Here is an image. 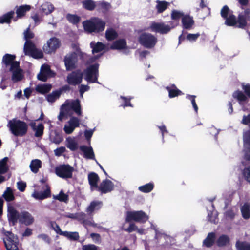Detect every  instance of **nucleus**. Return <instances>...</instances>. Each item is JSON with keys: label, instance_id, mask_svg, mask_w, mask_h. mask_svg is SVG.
Instances as JSON below:
<instances>
[{"label": "nucleus", "instance_id": "53", "mask_svg": "<svg viewBox=\"0 0 250 250\" xmlns=\"http://www.w3.org/2000/svg\"><path fill=\"white\" fill-rule=\"evenodd\" d=\"M184 13L180 11L173 10L171 12V18L174 20H178L180 18L184 16Z\"/></svg>", "mask_w": 250, "mask_h": 250}, {"label": "nucleus", "instance_id": "45", "mask_svg": "<svg viewBox=\"0 0 250 250\" xmlns=\"http://www.w3.org/2000/svg\"><path fill=\"white\" fill-rule=\"evenodd\" d=\"M154 188L153 183H150L145 184L143 186H140L138 188L139 190L144 193H148L152 190Z\"/></svg>", "mask_w": 250, "mask_h": 250}, {"label": "nucleus", "instance_id": "1", "mask_svg": "<svg viewBox=\"0 0 250 250\" xmlns=\"http://www.w3.org/2000/svg\"><path fill=\"white\" fill-rule=\"evenodd\" d=\"M73 112L78 116L82 115L80 101L78 99L66 100L60 107L58 118L59 121H62L69 117H71L63 128L64 132L67 134L72 133L75 128L79 127L80 125V120L77 117L72 116Z\"/></svg>", "mask_w": 250, "mask_h": 250}, {"label": "nucleus", "instance_id": "23", "mask_svg": "<svg viewBox=\"0 0 250 250\" xmlns=\"http://www.w3.org/2000/svg\"><path fill=\"white\" fill-rule=\"evenodd\" d=\"M30 125L32 129L35 132V135L36 137H40L42 136L43 132L44 126L41 123L37 124V121H33Z\"/></svg>", "mask_w": 250, "mask_h": 250}, {"label": "nucleus", "instance_id": "48", "mask_svg": "<svg viewBox=\"0 0 250 250\" xmlns=\"http://www.w3.org/2000/svg\"><path fill=\"white\" fill-rule=\"evenodd\" d=\"M53 198L61 202L67 203L68 201V195L65 194L62 191H61L59 194L53 196Z\"/></svg>", "mask_w": 250, "mask_h": 250}, {"label": "nucleus", "instance_id": "36", "mask_svg": "<svg viewBox=\"0 0 250 250\" xmlns=\"http://www.w3.org/2000/svg\"><path fill=\"white\" fill-rule=\"evenodd\" d=\"M61 92V90L53 91L51 93L47 95L46 100L49 103H53L60 97Z\"/></svg>", "mask_w": 250, "mask_h": 250}, {"label": "nucleus", "instance_id": "51", "mask_svg": "<svg viewBox=\"0 0 250 250\" xmlns=\"http://www.w3.org/2000/svg\"><path fill=\"white\" fill-rule=\"evenodd\" d=\"M83 6L86 9L92 10L95 7V2L91 0H86L83 1Z\"/></svg>", "mask_w": 250, "mask_h": 250}, {"label": "nucleus", "instance_id": "49", "mask_svg": "<svg viewBox=\"0 0 250 250\" xmlns=\"http://www.w3.org/2000/svg\"><path fill=\"white\" fill-rule=\"evenodd\" d=\"M168 5V3L166 2L157 0L156 7L158 12L161 13L163 12L167 8Z\"/></svg>", "mask_w": 250, "mask_h": 250}, {"label": "nucleus", "instance_id": "17", "mask_svg": "<svg viewBox=\"0 0 250 250\" xmlns=\"http://www.w3.org/2000/svg\"><path fill=\"white\" fill-rule=\"evenodd\" d=\"M244 157L245 159L250 161V130L244 134Z\"/></svg>", "mask_w": 250, "mask_h": 250}, {"label": "nucleus", "instance_id": "21", "mask_svg": "<svg viewBox=\"0 0 250 250\" xmlns=\"http://www.w3.org/2000/svg\"><path fill=\"white\" fill-rule=\"evenodd\" d=\"M80 149L83 152L85 158L95 160V154L91 146L83 145L80 147Z\"/></svg>", "mask_w": 250, "mask_h": 250}, {"label": "nucleus", "instance_id": "46", "mask_svg": "<svg viewBox=\"0 0 250 250\" xmlns=\"http://www.w3.org/2000/svg\"><path fill=\"white\" fill-rule=\"evenodd\" d=\"M229 242V237L225 235H222L217 240V244L218 246L227 245Z\"/></svg>", "mask_w": 250, "mask_h": 250}, {"label": "nucleus", "instance_id": "60", "mask_svg": "<svg viewBox=\"0 0 250 250\" xmlns=\"http://www.w3.org/2000/svg\"><path fill=\"white\" fill-rule=\"evenodd\" d=\"M66 150V148L64 146H61L57 148L54 150V154L56 156H61Z\"/></svg>", "mask_w": 250, "mask_h": 250}, {"label": "nucleus", "instance_id": "64", "mask_svg": "<svg viewBox=\"0 0 250 250\" xmlns=\"http://www.w3.org/2000/svg\"><path fill=\"white\" fill-rule=\"evenodd\" d=\"M83 250H97L98 247L93 244L84 245L82 247Z\"/></svg>", "mask_w": 250, "mask_h": 250}, {"label": "nucleus", "instance_id": "61", "mask_svg": "<svg viewBox=\"0 0 250 250\" xmlns=\"http://www.w3.org/2000/svg\"><path fill=\"white\" fill-rule=\"evenodd\" d=\"M90 235L94 243H100L101 242V238L99 234L92 233Z\"/></svg>", "mask_w": 250, "mask_h": 250}, {"label": "nucleus", "instance_id": "47", "mask_svg": "<svg viewBox=\"0 0 250 250\" xmlns=\"http://www.w3.org/2000/svg\"><path fill=\"white\" fill-rule=\"evenodd\" d=\"M62 236L67 237L71 240H77L79 238V234L77 232L64 231L62 233Z\"/></svg>", "mask_w": 250, "mask_h": 250}, {"label": "nucleus", "instance_id": "3", "mask_svg": "<svg viewBox=\"0 0 250 250\" xmlns=\"http://www.w3.org/2000/svg\"><path fill=\"white\" fill-rule=\"evenodd\" d=\"M7 126L11 133L16 136L24 135L27 132L28 127L25 122L16 119L9 121Z\"/></svg>", "mask_w": 250, "mask_h": 250}, {"label": "nucleus", "instance_id": "20", "mask_svg": "<svg viewBox=\"0 0 250 250\" xmlns=\"http://www.w3.org/2000/svg\"><path fill=\"white\" fill-rule=\"evenodd\" d=\"M20 214L15 208L10 206L8 208V218L9 221L14 225L18 221H19Z\"/></svg>", "mask_w": 250, "mask_h": 250}, {"label": "nucleus", "instance_id": "35", "mask_svg": "<svg viewBox=\"0 0 250 250\" xmlns=\"http://www.w3.org/2000/svg\"><path fill=\"white\" fill-rule=\"evenodd\" d=\"M102 202L99 201H94L91 203L90 205L87 208V212L91 213L94 211L99 209L102 207Z\"/></svg>", "mask_w": 250, "mask_h": 250}, {"label": "nucleus", "instance_id": "59", "mask_svg": "<svg viewBox=\"0 0 250 250\" xmlns=\"http://www.w3.org/2000/svg\"><path fill=\"white\" fill-rule=\"evenodd\" d=\"M247 20L244 18L243 16L240 15L238 19L239 27L241 28L244 27L247 24Z\"/></svg>", "mask_w": 250, "mask_h": 250}, {"label": "nucleus", "instance_id": "40", "mask_svg": "<svg viewBox=\"0 0 250 250\" xmlns=\"http://www.w3.org/2000/svg\"><path fill=\"white\" fill-rule=\"evenodd\" d=\"M166 88L168 91L170 98L175 97L182 93L181 91L178 90L174 85H172L171 87H167Z\"/></svg>", "mask_w": 250, "mask_h": 250}, {"label": "nucleus", "instance_id": "24", "mask_svg": "<svg viewBox=\"0 0 250 250\" xmlns=\"http://www.w3.org/2000/svg\"><path fill=\"white\" fill-rule=\"evenodd\" d=\"M110 48L112 49L123 50L125 53L128 52L126 42L123 39L119 40L115 42L111 46Z\"/></svg>", "mask_w": 250, "mask_h": 250}, {"label": "nucleus", "instance_id": "26", "mask_svg": "<svg viewBox=\"0 0 250 250\" xmlns=\"http://www.w3.org/2000/svg\"><path fill=\"white\" fill-rule=\"evenodd\" d=\"M183 27L186 29H191L194 23L193 18L188 15H185L182 18Z\"/></svg>", "mask_w": 250, "mask_h": 250}, {"label": "nucleus", "instance_id": "14", "mask_svg": "<svg viewBox=\"0 0 250 250\" xmlns=\"http://www.w3.org/2000/svg\"><path fill=\"white\" fill-rule=\"evenodd\" d=\"M229 10L227 6H224L221 11L222 17L226 19L225 24L228 26H234L236 23L235 16L229 13Z\"/></svg>", "mask_w": 250, "mask_h": 250}, {"label": "nucleus", "instance_id": "62", "mask_svg": "<svg viewBox=\"0 0 250 250\" xmlns=\"http://www.w3.org/2000/svg\"><path fill=\"white\" fill-rule=\"evenodd\" d=\"M24 35L26 41H30V39L34 37L33 33L29 31V28L24 32Z\"/></svg>", "mask_w": 250, "mask_h": 250}, {"label": "nucleus", "instance_id": "33", "mask_svg": "<svg viewBox=\"0 0 250 250\" xmlns=\"http://www.w3.org/2000/svg\"><path fill=\"white\" fill-rule=\"evenodd\" d=\"M8 158L5 157L0 160V174L6 173L9 167L7 165Z\"/></svg>", "mask_w": 250, "mask_h": 250}, {"label": "nucleus", "instance_id": "31", "mask_svg": "<svg viewBox=\"0 0 250 250\" xmlns=\"http://www.w3.org/2000/svg\"><path fill=\"white\" fill-rule=\"evenodd\" d=\"M241 212L242 217L245 219H248L250 218V204L248 203H245L241 207Z\"/></svg>", "mask_w": 250, "mask_h": 250}, {"label": "nucleus", "instance_id": "27", "mask_svg": "<svg viewBox=\"0 0 250 250\" xmlns=\"http://www.w3.org/2000/svg\"><path fill=\"white\" fill-rule=\"evenodd\" d=\"M50 196V190L48 187L43 192L34 191L32 196L36 200H43Z\"/></svg>", "mask_w": 250, "mask_h": 250}, {"label": "nucleus", "instance_id": "25", "mask_svg": "<svg viewBox=\"0 0 250 250\" xmlns=\"http://www.w3.org/2000/svg\"><path fill=\"white\" fill-rule=\"evenodd\" d=\"M16 56L14 55L6 54L3 56L2 63L6 67H12L15 62H19L15 61Z\"/></svg>", "mask_w": 250, "mask_h": 250}, {"label": "nucleus", "instance_id": "29", "mask_svg": "<svg viewBox=\"0 0 250 250\" xmlns=\"http://www.w3.org/2000/svg\"><path fill=\"white\" fill-rule=\"evenodd\" d=\"M42 167V162L38 159L32 160L30 162L29 167L32 172L36 173Z\"/></svg>", "mask_w": 250, "mask_h": 250}, {"label": "nucleus", "instance_id": "2", "mask_svg": "<svg viewBox=\"0 0 250 250\" xmlns=\"http://www.w3.org/2000/svg\"><path fill=\"white\" fill-rule=\"evenodd\" d=\"M84 31L88 33H99L104 30L105 23L98 18H92L83 22Z\"/></svg>", "mask_w": 250, "mask_h": 250}, {"label": "nucleus", "instance_id": "13", "mask_svg": "<svg viewBox=\"0 0 250 250\" xmlns=\"http://www.w3.org/2000/svg\"><path fill=\"white\" fill-rule=\"evenodd\" d=\"M12 73L11 79L14 82H17L21 80L23 77V71L20 67L19 62H15L12 67L9 68Z\"/></svg>", "mask_w": 250, "mask_h": 250}, {"label": "nucleus", "instance_id": "63", "mask_svg": "<svg viewBox=\"0 0 250 250\" xmlns=\"http://www.w3.org/2000/svg\"><path fill=\"white\" fill-rule=\"evenodd\" d=\"M18 189L21 192L24 191L26 187V184L23 181H19L17 183Z\"/></svg>", "mask_w": 250, "mask_h": 250}, {"label": "nucleus", "instance_id": "7", "mask_svg": "<svg viewBox=\"0 0 250 250\" xmlns=\"http://www.w3.org/2000/svg\"><path fill=\"white\" fill-rule=\"evenodd\" d=\"M5 235L3 241L7 250H19V244L17 236L9 231L5 232Z\"/></svg>", "mask_w": 250, "mask_h": 250}, {"label": "nucleus", "instance_id": "52", "mask_svg": "<svg viewBox=\"0 0 250 250\" xmlns=\"http://www.w3.org/2000/svg\"><path fill=\"white\" fill-rule=\"evenodd\" d=\"M236 247L238 250H250V244L247 242H237Z\"/></svg>", "mask_w": 250, "mask_h": 250}, {"label": "nucleus", "instance_id": "11", "mask_svg": "<svg viewBox=\"0 0 250 250\" xmlns=\"http://www.w3.org/2000/svg\"><path fill=\"white\" fill-rule=\"evenodd\" d=\"M24 52L25 55L32 56L34 58H42L43 53L37 49L35 44L31 41H26L24 46Z\"/></svg>", "mask_w": 250, "mask_h": 250}, {"label": "nucleus", "instance_id": "30", "mask_svg": "<svg viewBox=\"0 0 250 250\" xmlns=\"http://www.w3.org/2000/svg\"><path fill=\"white\" fill-rule=\"evenodd\" d=\"M66 146L68 148L72 151H75L78 148L77 142L74 138L69 137L66 140Z\"/></svg>", "mask_w": 250, "mask_h": 250}, {"label": "nucleus", "instance_id": "9", "mask_svg": "<svg viewBox=\"0 0 250 250\" xmlns=\"http://www.w3.org/2000/svg\"><path fill=\"white\" fill-rule=\"evenodd\" d=\"M74 168L69 165L63 164L55 168V173L59 177L63 179L71 178L74 171Z\"/></svg>", "mask_w": 250, "mask_h": 250}, {"label": "nucleus", "instance_id": "32", "mask_svg": "<svg viewBox=\"0 0 250 250\" xmlns=\"http://www.w3.org/2000/svg\"><path fill=\"white\" fill-rule=\"evenodd\" d=\"M91 47L92 48L93 53L101 52L102 51L105 49V46L101 42H98L95 43L93 42L90 43Z\"/></svg>", "mask_w": 250, "mask_h": 250}, {"label": "nucleus", "instance_id": "38", "mask_svg": "<svg viewBox=\"0 0 250 250\" xmlns=\"http://www.w3.org/2000/svg\"><path fill=\"white\" fill-rule=\"evenodd\" d=\"M31 7L29 5H22L17 8L16 10V14L18 18H21L23 16L25 13L30 9Z\"/></svg>", "mask_w": 250, "mask_h": 250}, {"label": "nucleus", "instance_id": "6", "mask_svg": "<svg viewBox=\"0 0 250 250\" xmlns=\"http://www.w3.org/2000/svg\"><path fill=\"white\" fill-rule=\"evenodd\" d=\"M149 219V216L144 211H129L126 214V222L134 221L141 223H145Z\"/></svg>", "mask_w": 250, "mask_h": 250}, {"label": "nucleus", "instance_id": "55", "mask_svg": "<svg viewBox=\"0 0 250 250\" xmlns=\"http://www.w3.org/2000/svg\"><path fill=\"white\" fill-rule=\"evenodd\" d=\"M50 225L54 230L58 234L62 235V233L64 231H62L60 227L55 222H51Z\"/></svg>", "mask_w": 250, "mask_h": 250}, {"label": "nucleus", "instance_id": "39", "mask_svg": "<svg viewBox=\"0 0 250 250\" xmlns=\"http://www.w3.org/2000/svg\"><path fill=\"white\" fill-rule=\"evenodd\" d=\"M215 235L213 232L209 233L204 241V245L209 247L212 245L214 242Z\"/></svg>", "mask_w": 250, "mask_h": 250}, {"label": "nucleus", "instance_id": "22", "mask_svg": "<svg viewBox=\"0 0 250 250\" xmlns=\"http://www.w3.org/2000/svg\"><path fill=\"white\" fill-rule=\"evenodd\" d=\"M88 179L91 190H97L99 187L98 182L99 180L98 175L94 172H91L88 175Z\"/></svg>", "mask_w": 250, "mask_h": 250}, {"label": "nucleus", "instance_id": "34", "mask_svg": "<svg viewBox=\"0 0 250 250\" xmlns=\"http://www.w3.org/2000/svg\"><path fill=\"white\" fill-rule=\"evenodd\" d=\"M50 141L56 144H59L63 140L62 136L56 131L52 132L50 135Z\"/></svg>", "mask_w": 250, "mask_h": 250}, {"label": "nucleus", "instance_id": "8", "mask_svg": "<svg viewBox=\"0 0 250 250\" xmlns=\"http://www.w3.org/2000/svg\"><path fill=\"white\" fill-rule=\"evenodd\" d=\"M98 64H94L89 66L83 72L84 78L88 82L98 83L97 80L98 77Z\"/></svg>", "mask_w": 250, "mask_h": 250}, {"label": "nucleus", "instance_id": "16", "mask_svg": "<svg viewBox=\"0 0 250 250\" xmlns=\"http://www.w3.org/2000/svg\"><path fill=\"white\" fill-rule=\"evenodd\" d=\"M54 73L50 70L48 65H42L41 68L40 72L38 75V79L41 81L45 82L49 77L54 76Z\"/></svg>", "mask_w": 250, "mask_h": 250}, {"label": "nucleus", "instance_id": "54", "mask_svg": "<svg viewBox=\"0 0 250 250\" xmlns=\"http://www.w3.org/2000/svg\"><path fill=\"white\" fill-rule=\"evenodd\" d=\"M66 17L67 20L73 24L79 22L80 19V17L76 15L68 14Z\"/></svg>", "mask_w": 250, "mask_h": 250}, {"label": "nucleus", "instance_id": "19", "mask_svg": "<svg viewBox=\"0 0 250 250\" xmlns=\"http://www.w3.org/2000/svg\"><path fill=\"white\" fill-rule=\"evenodd\" d=\"M34 221L32 215L27 211L20 213L19 222L20 223L28 226L32 224Z\"/></svg>", "mask_w": 250, "mask_h": 250}, {"label": "nucleus", "instance_id": "58", "mask_svg": "<svg viewBox=\"0 0 250 250\" xmlns=\"http://www.w3.org/2000/svg\"><path fill=\"white\" fill-rule=\"evenodd\" d=\"M217 216V212L215 210L210 211L208 213V219L211 222L215 223Z\"/></svg>", "mask_w": 250, "mask_h": 250}, {"label": "nucleus", "instance_id": "10", "mask_svg": "<svg viewBox=\"0 0 250 250\" xmlns=\"http://www.w3.org/2000/svg\"><path fill=\"white\" fill-rule=\"evenodd\" d=\"M140 43L146 48H153L157 42V38L150 33H142L139 37Z\"/></svg>", "mask_w": 250, "mask_h": 250}, {"label": "nucleus", "instance_id": "50", "mask_svg": "<svg viewBox=\"0 0 250 250\" xmlns=\"http://www.w3.org/2000/svg\"><path fill=\"white\" fill-rule=\"evenodd\" d=\"M233 97L234 98L237 99L240 104L244 101H245L247 99V97L245 96L243 93L241 91H237L234 92L233 94Z\"/></svg>", "mask_w": 250, "mask_h": 250}, {"label": "nucleus", "instance_id": "42", "mask_svg": "<svg viewBox=\"0 0 250 250\" xmlns=\"http://www.w3.org/2000/svg\"><path fill=\"white\" fill-rule=\"evenodd\" d=\"M53 10V5L49 2H45L41 6V10L45 14H50Z\"/></svg>", "mask_w": 250, "mask_h": 250}, {"label": "nucleus", "instance_id": "4", "mask_svg": "<svg viewBox=\"0 0 250 250\" xmlns=\"http://www.w3.org/2000/svg\"><path fill=\"white\" fill-rule=\"evenodd\" d=\"M83 54L79 48H76V51L67 55L64 59V63L66 70L69 71L74 69L76 66V63L78 57H82Z\"/></svg>", "mask_w": 250, "mask_h": 250}, {"label": "nucleus", "instance_id": "5", "mask_svg": "<svg viewBox=\"0 0 250 250\" xmlns=\"http://www.w3.org/2000/svg\"><path fill=\"white\" fill-rule=\"evenodd\" d=\"M171 26L165 24L164 23L152 22L150 24L149 29L155 32H158L161 34H167L169 32L171 29L174 28L178 24V21L171 23Z\"/></svg>", "mask_w": 250, "mask_h": 250}, {"label": "nucleus", "instance_id": "12", "mask_svg": "<svg viewBox=\"0 0 250 250\" xmlns=\"http://www.w3.org/2000/svg\"><path fill=\"white\" fill-rule=\"evenodd\" d=\"M60 41L58 39L55 37H52L49 39L46 42V43L43 45V49L46 53H51L54 52L60 46Z\"/></svg>", "mask_w": 250, "mask_h": 250}, {"label": "nucleus", "instance_id": "41", "mask_svg": "<svg viewBox=\"0 0 250 250\" xmlns=\"http://www.w3.org/2000/svg\"><path fill=\"white\" fill-rule=\"evenodd\" d=\"M14 14V11H10L4 14L2 16L0 17V23H10V20L11 18L13 17Z\"/></svg>", "mask_w": 250, "mask_h": 250}, {"label": "nucleus", "instance_id": "57", "mask_svg": "<svg viewBox=\"0 0 250 250\" xmlns=\"http://www.w3.org/2000/svg\"><path fill=\"white\" fill-rule=\"evenodd\" d=\"M243 175L245 180L250 184V166L244 168Z\"/></svg>", "mask_w": 250, "mask_h": 250}, {"label": "nucleus", "instance_id": "43", "mask_svg": "<svg viewBox=\"0 0 250 250\" xmlns=\"http://www.w3.org/2000/svg\"><path fill=\"white\" fill-rule=\"evenodd\" d=\"M3 197L7 201H11L14 199L12 190L10 188H7L2 195Z\"/></svg>", "mask_w": 250, "mask_h": 250}, {"label": "nucleus", "instance_id": "28", "mask_svg": "<svg viewBox=\"0 0 250 250\" xmlns=\"http://www.w3.org/2000/svg\"><path fill=\"white\" fill-rule=\"evenodd\" d=\"M151 228L155 230L156 232V238L158 239H160V241L165 240L167 244H169L171 242V238L164 233H162L155 229L154 225H151Z\"/></svg>", "mask_w": 250, "mask_h": 250}, {"label": "nucleus", "instance_id": "44", "mask_svg": "<svg viewBox=\"0 0 250 250\" xmlns=\"http://www.w3.org/2000/svg\"><path fill=\"white\" fill-rule=\"evenodd\" d=\"M105 36L106 39L110 41L116 38L118 36V34L114 29L109 28L106 30Z\"/></svg>", "mask_w": 250, "mask_h": 250}, {"label": "nucleus", "instance_id": "15", "mask_svg": "<svg viewBox=\"0 0 250 250\" xmlns=\"http://www.w3.org/2000/svg\"><path fill=\"white\" fill-rule=\"evenodd\" d=\"M83 79V74L80 71H74L67 77V83L71 85H77L81 83Z\"/></svg>", "mask_w": 250, "mask_h": 250}, {"label": "nucleus", "instance_id": "56", "mask_svg": "<svg viewBox=\"0 0 250 250\" xmlns=\"http://www.w3.org/2000/svg\"><path fill=\"white\" fill-rule=\"evenodd\" d=\"M186 98L191 101L192 105L193 106V107L194 110L195 111V112L196 113H197L198 108V106L195 102V96L187 95Z\"/></svg>", "mask_w": 250, "mask_h": 250}, {"label": "nucleus", "instance_id": "37", "mask_svg": "<svg viewBox=\"0 0 250 250\" xmlns=\"http://www.w3.org/2000/svg\"><path fill=\"white\" fill-rule=\"evenodd\" d=\"M52 87L51 84H43L38 85L36 87V90L37 92L41 94H45L50 91Z\"/></svg>", "mask_w": 250, "mask_h": 250}, {"label": "nucleus", "instance_id": "18", "mask_svg": "<svg viewBox=\"0 0 250 250\" xmlns=\"http://www.w3.org/2000/svg\"><path fill=\"white\" fill-rule=\"evenodd\" d=\"M113 188V183L110 180L106 179L101 182L97 190L102 193H106L111 191Z\"/></svg>", "mask_w": 250, "mask_h": 250}]
</instances>
